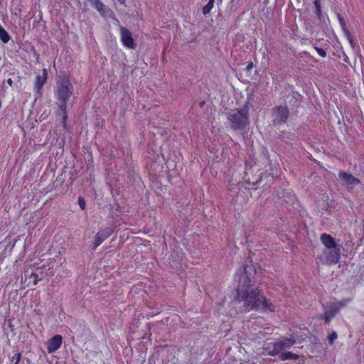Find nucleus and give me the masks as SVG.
I'll use <instances>...</instances> for the list:
<instances>
[{
  "instance_id": "nucleus-14",
  "label": "nucleus",
  "mask_w": 364,
  "mask_h": 364,
  "mask_svg": "<svg viewBox=\"0 0 364 364\" xmlns=\"http://www.w3.org/2000/svg\"><path fill=\"white\" fill-rule=\"evenodd\" d=\"M33 267L35 273H37L38 280H42L44 277H46L48 274V271L50 269V267H48L46 264H42L39 266L36 263L33 265H31Z\"/></svg>"
},
{
  "instance_id": "nucleus-3",
  "label": "nucleus",
  "mask_w": 364,
  "mask_h": 364,
  "mask_svg": "<svg viewBox=\"0 0 364 364\" xmlns=\"http://www.w3.org/2000/svg\"><path fill=\"white\" fill-rule=\"evenodd\" d=\"M230 128L235 131L242 130L249 124V106L245 104L241 109H235L228 114Z\"/></svg>"
},
{
  "instance_id": "nucleus-20",
  "label": "nucleus",
  "mask_w": 364,
  "mask_h": 364,
  "mask_svg": "<svg viewBox=\"0 0 364 364\" xmlns=\"http://www.w3.org/2000/svg\"><path fill=\"white\" fill-rule=\"evenodd\" d=\"M350 299H343V300L338 301L333 306H335L336 309H338V311H339L340 309L346 306L350 302Z\"/></svg>"
},
{
  "instance_id": "nucleus-19",
  "label": "nucleus",
  "mask_w": 364,
  "mask_h": 364,
  "mask_svg": "<svg viewBox=\"0 0 364 364\" xmlns=\"http://www.w3.org/2000/svg\"><path fill=\"white\" fill-rule=\"evenodd\" d=\"M214 4H215V1H212L209 0L208 3L206 5H205L202 9L203 14L205 16L209 14L210 12L211 11V10L214 7Z\"/></svg>"
},
{
  "instance_id": "nucleus-22",
  "label": "nucleus",
  "mask_w": 364,
  "mask_h": 364,
  "mask_svg": "<svg viewBox=\"0 0 364 364\" xmlns=\"http://www.w3.org/2000/svg\"><path fill=\"white\" fill-rule=\"evenodd\" d=\"M21 358V353H17L11 358V361L13 362V364H19V362Z\"/></svg>"
},
{
  "instance_id": "nucleus-9",
  "label": "nucleus",
  "mask_w": 364,
  "mask_h": 364,
  "mask_svg": "<svg viewBox=\"0 0 364 364\" xmlns=\"http://www.w3.org/2000/svg\"><path fill=\"white\" fill-rule=\"evenodd\" d=\"M113 229L109 227L101 228L95 235L93 250H95L105 240L109 237L113 233Z\"/></svg>"
},
{
  "instance_id": "nucleus-26",
  "label": "nucleus",
  "mask_w": 364,
  "mask_h": 364,
  "mask_svg": "<svg viewBox=\"0 0 364 364\" xmlns=\"http://www.w3.org/2000/svg\"><path fill=\"white\" fill-rule=\"evenodd\" d=\"M315 49L316 50V51L318 52V53L320 56H321L323 58L326 56V53L323 49L319 48L318 47H315Z\"/></svg>"
},
{
  "instance_id": "nucleus-29",
  "label": "nucleus",
  "mask_w": 364,
  "mask_h": 364,
  "mask_svg": "<svg viewBox=\"0 0 364 364\" xmlns=\"http://www.w3.org/2000/svg\"><path fill=\"white\" fill-rule=\"evenodd\" d=\"M350 46H352V48H354V46H355V43H354V41L353 40V38L351 37L350 38H348Z\"/></svg>"
},
{
  "instance_id": "nucleus-13",
  "label": "nucleus",
  "mask_w": 364,
  "mask_h": 364,
  "mask_svg": "<svg viewBox=\"0 0 364 364\" xmlns=\"http://www.w3.org/2000/svg\"><path fill=\"white\" fill-rule=\"evenodd\" d=\"M92 5L95 6V8L103 17L111 16L113 14L112 11L100 0H95Z\"/></svg>"
},
{
  "instance_id": "nucleus-10",
  "label": "nucleus",
  "mask_w": 364,
  "mask_h": 364,
  "mask_svg": "<svg viewBox=\"0 0 364 364\" xmlns=\"http://www.w3.org/2000/svg\"><path fill=\"white\" fill-rule=\"evenodd\" d=\"M39 282L37 273H35L32 266L26 267L24 269L23 283L26 287L36 285Z\"/></svg>"
},
{
  "instance_id": "nucleus-8",
  "label": "nucleus",
  "mask_w": 364,
  "mask_h": 364,
  "mask_svg": "<svg viewBox=\"0 0 364 364\" xmlns=\"http://www.w3.org/2000/svg\"><path fill=\"white\" fill-rule=\"evenodd\" d=\"M48 80V70L46 68L42 70L41 75H37L35 77L33 90L38 95H41L43 92V86Z\"/></svg>"
},
{
  "instance_id": "nucleus-23",
  "label": "nucleus",
  "mask_w": 364,
  "mask_h": 364,
  "mask_svg": "<svg viewBox=\"0 0 364 364\" xmlns=\"http://www.w3.org/2000/svg\"><path fill=\"white\" fill-rule=\"evenodd\" d=\"M78 205H79V206H80V209H81V210H85V207H86V202H85V199H84V198H83V197L80 196V197L78 198Z\"/></svg>"
},
{
  "instance_id": "nucleus-12",
  "label": "nucleus",
  "mask_w": 364,
  "mask_h": 364,
  "mask_svg": "<svg viewBox=\"0 0 364 364\" xmlns=\"http://www.w3.org/2000/svg\"><path fill=\"white\" fill-rule=\"evenodd\" d=\"M63 343V337L59 335H55L52 338L48 340L47 342V350L48 353H53L58 350Z\"/></svg>"
},
{
  "instance_id": "nucleus-6",
  "label": "nucleus",
  "mask_w": 364,
  "mask_h": 364,
  "mask_svg": "<svg viewBox=\"0 0 364 364\" xmlns=\"http://www.w3.org/2000/svg\"><path fill=\"white\" fill-rule=\"evenodd\" d=\"M119 31L122 45L127 48L135 49L136 48V43L134 42L130 31L123 26H120Z\"/></svg>"
},
{
  "instance_id": "nucleus-30",
  "label": "nucleus",
  "mask_w": 364,
  "mask_h": 364,
  "mask_svg": "<svg viewBox=\"0 0 364 364\" xmlns=\"http://www.w3.org/2000/svg\"><path fill=\"white\" fill-rule=\"evenodd\" d=\"M7 82H8V84H9V85H12L13 81H12V80H11V78H9V79L7 80Z\"/></svg>"
},
{
  "instance_id": "nucleus-16",
  "label": "nucleus",
  "mask_w": 364,
  "mask_h": 364,
  "mask_svg": "<svg viewBox=\"0 0 364 364\" xmlns=\"http://www.w3.org/2000/svg\"><path fill=\"white\" fill-rule=\"evenodd\" d=\"M294 10V8L289 7L286 14V22L289 27L292 28L296 25V16Z\"/></svg>"
},
{
  "instance_id": "nucleus-4",
  "label": "nucleus",
  "mask_w": 364,
  "mask_h": 364,
  "mask_svg": "<svg viewBox=\"0 0 364 364\" xmlns=\"http://www.w3.org/2000/svg\"><path fill=\"white\" fill-rule=\"evenodd\" d=\"M294 344V341L291 339H284L283 341L277 342L273 344L272 350L269 351V355H277L280 354V358L282 360L296 359V355L291 352L284 353L283 351L289 348Z\"/></svg>"
},
{
  "instance_id": "nucleus-5",
  "label": "nucleus",
  "mask_w": 364,
  "mask_h": 364,
  "mask_svg": "<svg viewBox=\"0 0 364 364\" xmlns=\"http://www.w3.org/2000/svg\"><path fill=\"white\" fill-rule=\"evenodd\" d=\"M338 180L348 190H352L355 185L360 183V180L354 177L352 174L344 171H340L338 173Z\"/></svg>"
},
{
  "instance_id": "nucleus-24",
  "label": "nucleus",
  "mask_w": 364,
  "mask_h": 364,
  "mask_svg": "<svg viewBox=\"0 0 364 364\" xmlns=\"http://www.w3.org/2000/svg\"><path fill=\"white\" fill-rule=\"evenodd\" d=\"M336 338L337 333L335 331H333L332 333L328 338L329 345H332Z\"/></svg>"
},
{
  "instance_id": "nucleus-32",
  "label": "nucleus",
  "mask_w": 364,
  "mask_h": 364,
  "mask_svg": "<svg viewBox=\"0 0 364 364\" xmlns=\"http://www.w3.org/2000/svg\"><path fill=\"white\" fill-rule=\"evenodd\" d=\"M297 360L299 359V355H297L296 356Z\"/></svg>"
},
{
  "instance_id": "nucleus-28",
  "label": "nucleus",
  "mask_w": 364,
  "mask_h": 364,
  "mask_svg": "<svg viewBox=\"0 0 364 364\" xmlns=\"http://www.w3.org/2000/svg\"><path fill=\"white\" fill-rule=\"evenodd\" d=\"M253 68V63L252 62H250L247 63V66H246V70L247 71H250Z\"/></svg>"
},
{
  "instance_id": "nucleus-31",
  "label": "nucleus",
  "mask_w": 364,
  "mask_h": 364,
  "mask_svg": "<svg viewBox=\"0 0 364 364\" xmlns=\"http://www.w3.org/2000/svg\"><path fill=\"white\" fill-rule=\"evenodd\" d=\"M204 104H205V102H204V101L201 102L200 103V107H203V106L204 105Z\"/></svg>"
},
{
  "instance_id": "nucleus-25",
  "label": "nucleus",
  "mask_w": 364,
  "mask_h": 364,
  "mask_svg": "<svg viewBox=\"0 0 364 364\" xmlns=\"http://www.w3.org/2000/svg\"><path fill=\"white\" fill-rule=\"evenodd\" d=\"M337 16H338V21H339V23H340L341 27L342 28L346 27V21H345L343 17L340 14H338Z\"/></svg>"
},
{
  "instance_id": "nucleus-15",
  "label": "nucleus",
  "mask_w": 364,
  "mask_h": 364,
  "mask_svg": "<svg viewBox=\"0 0 364 364\" xmlns=\"http://www.w3.org/2000/svg\"><path fill=\"white\" fill-rule=\"evenodd\" d=\"M321 241L327 249H331L338 246L334 238L328 234L323 233L321 235Z\"/></svg>"
},
{
  "instance_id": "nucleus-7",
  "label": "nucleus",
  "mask_w": 364,
  "mask_h": 364,
  "mask_svg": "<svg viewBox=\"0 0 364 364\" xmlns=\"http://www.w3.org/2000/svg\"><path fill=\"white\" fill-rule=\"evenodd\" d=\"M273 123L274 125L285 122L289 117V109L287 106H279L273 109Z\"/></svg>"
},
{
  "instance_id": "nucleus-33",
  "label": "nucleus",
  "mask_w": 364,
  "mask_h": 364,
  "mask_svg": "<svg viewBox=\"0 0 364 364\" xmlns=\"http://www.w3.org/2000/svg\"><path fill=\"white\" fill-rule=\"evenodd\" d=\"M220 2H222L223 0H218Z\"/></svg>"
},
{
  "instance_id": "nucleus-27",
  "label": "nucleus",
  "mask_w": 364,
  "mask_h": 364,
  "mask_svg": "<svg viewBox=\"0 0 364 364\" xmlns=\"http://www.w3.org/2000/svg\"><path fill=\"white\" fill-rule=\"evenodd\" d=\"M342 30L344 32V33H345L346 36L347 37V38H350L352 37L351 35H350V33L348 31V29L347 28V27L342 28Z\"/></svg>"
},
{
  "instance_id": "nucleus-18",
  "label": "nucleus",
  "mask_w": 364,
  "mask_h": 364,
  "mask_svg": "<svg viewBox=\"0 0 364 364\" xmlns=\"http://www.w3.org/2000/svg\"><path fill=\"white\" fill-rule=\"evenodd\" d=\"M0 39L4 43H8L10 40L8 32L1 26H0Z\"/></svg>"
},
{
  "instance_id": "nucleus-1",
  "label": "nucleus",
  "mask_w": 364,
  "mask_h": 364,
  "mask_svg": "<svg viewBox=\"0 0 364 364\" xmlns=\"http://www.w3.org/2000/svg\"><path fill=\"white\" fill-rule=\"evenodd\" d=\"M239 284L236 294L238 301L242 303L246 312L260 311L273 313L275 306L262 292L259 287L252 289L256 283V269L253 264H245L239 271Z\"/></svg>"
},
{
  "instance_id": "nucleus-2",
  "label": "nucleus",
  "mask_w": 364,
  "mask_h": 364,
  "mask_svg": "<svg viewBox=\"0 0 364 364\" xmlns=\"http://www.w3.org/2000/svg\"><path fill=\"white\" fill-rule=\"evenodd\" d=\"M73 85L68 77L60 78L56 84L55 97L59 102V109L62 113L63 127L66 129L68 119L67 104L73 92Z\"/></svg>"
},
{
  "instance_id": "nucleus-11",
  "label": "nucleus",
  "mask_w": 364,
  "mask_h": 364,
  "mask_svg": "<svg viewBox=\"0 0 364 364\" xmlns=\"http://www.w3.org/2000/svg\"><path fill=\"white\" fill-rule=\"evenodd\" d=\"M326 255V261L328 264H337L340 259L341 248L339 246L328 249L324 252Z\"/></svg>"
},
{
  "instance_id": "nucleus-17",
  "label": "nucleus",
  "mask_w": 364,
  "mask_h": 364,
  "mask_svg": "<svg viewBox=\"0 0 364 364\" xmlns=\"http://www.w3.org/2000/svg\"><path fill=\"white\" fill-rule=\"evenodd\" d=\"M338 309H336L333 305L328 309H327L323 315V318L326 323H328L330 320L333 318L336 314H338Z\"/></svg>"
},
{
  "instance_id": "nucleus-21",
  "label": "nucleus",
  "mask_w": 364,
  "mask_h": 364,
  "mask_svg": "<svg viewBox=\"0 0 364 364\" xmlns=\"http://www.w3.org/2000/svg\"><path fill=\"white\" fill-rule=\"evenodd\" d=\"M314 5H315V8H316V14L317 16L318 17V18H321L322 14H321V6L320 0H315Z\"/></svg>"
}]
</instances>
